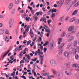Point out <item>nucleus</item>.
<instances>
[{
    "label": "nucleus",
    "instance_id": "1",
    "mask_svg": "<svg viewBox=\"0 0 79 79\" xmlns=\"http://www.w3.org/2000/svg\"><path fill=\"white\" fill-rule=\"evenodd\" d=\"M68 31L71 32V33L73 34L76 32V29H74V27L71 26L69 27L68 29Z\"/></svg>",
    "mask_w": 79,
    "mask_h": 79
},
{
    "label": "nucleus",
    "instance_id": "2",
    "mask_svg": "<svg viewBox=\"0 0 79 79\" xmlns=\"http://www.w3.org/2000/svg\"><path fill=\"white\" fill-rule=\"evenodd\" d=\"M50 64L52 66H56L57 65V64L55 61L54 60H52L50 61Z\"/></svg>",
    "mask_w": 79,
    "mask_h": 79
},
{
    "label": "nucleus",
    "instance_id": "3",
    "mask_svg": "<svg viewBox=\"0 0 79 79\" xmlns=\"http://www.w3.org/2000/svg\"><path fill=\"white\" fill-rule=\"evenodd\" d=\"M14 23V20L13 19H11L9 21V27H11V26L13 25Z\"/></svg>",
    "mask_w": 79,
    "mask_h": 79
},
{
    "label": "nucleus",
    "instance_id": "4",
    "mask_svg": "<svg viewBox=\"0 0 79 79\" xmlns=\"http://www.w3.org/2000/svg\"><path fill=\"white\" fill-rule=\"evenodd\" d=\"M30 28V25H28L27 26V27L25 28V32H23V35H25L26 32L27 33V32L29 31V29Z\"/></svg>",
    "mask_w": 79,
    "mask_h": 79
},
{
    "label": "nucleus",
    "instance_id": "5",
    "mask_svg": "<svg viewBox=\"0 0 79 79\" xmlns=\"http://www.w3.org/2000/svg\"><path fill=\"white\" fill-rule=\"evenodd\" d=\"M22 47V45H20L19 47H16L15 49V51H18V50L19 51V50H23V48H21Z\"/></svg>",
    "mask_w": 79,
    "mask_h": 79
},
{
    "label": "nucleus",
    "instance_id": "6",
    "mask_svg": "<svg viewBox=\"0 0 79 79\" xmlns=\"http://www.w3.org/2000/svg\"><path fill=\"white\" fill-rule=\"evenodd\" d=\"M64 56L67 58H69V55L68 52L66 51L64 53Z\"/></svg>",
    "mask_w": 79,
    "mask_h": 79
},
{
    "label": "nucleus",
    "instance_id": "7",
    "mask_svg": "<svg viewBox=\"0 0 79 79\" xmlns=\"http://www.w3.org/2000/svg\"><path fill=\"white\" fill-rule=\"evenodd\" d=\"M30 34L31 38H33L34 37V34L33 33L32 30V29H30Z\"/></svg>",
    "mask_w": 79,
    "mask_h": 79
},
{
    "label": "nucleus",
    "instance_id": "8",
    "mask_svg": "<svg viewBox=\"0 0 79 79\" xmlns=\"http://www.w3.org/2000/svg\"><path fill=\"white\" fill-rule=\"evenodd\" d=\"M9 52H10V50H8L7 52H6L5 53V54H4V55H2L1 56L2 58H4V57H5V56H6V55H7V54H8V53Z\"/></svg>",
    "mask_w": 79,
    "mask_h": 79
},
{
    "label": "nucleus",
    "instance_id": "9",
    "mask_svg": "<svg viewBox=\"0 0 79 79\" xmlns=\"http://www.w3.org/2000/svg\"><path fill=\"white\" fill-rule=\"evenodd\" d=\"M40 21H43V22H44L45 23H47V21H46V18L45 17L41 18Z\"/></svg>",
    "mask_w": 79,
    "mask_h": 79
},
{
    "label": "nucleus",
    "instance_id": "10",
    "mask_svg": "<svg viewBox=\"0 0 79 79\" xmlns=\"http://www.w3.org/2000/svg\"><path fill=\"white\" fill-rule=\"evenodd\" d=\"M13 3H10L8 6L9 10H10L13 8Z\"/></svg>",
    "mask_w": 79,
    "mask_h": 79
},
{
    "label": "nucleus",
    "instance_id": "11",
    "mask_svg": "<svg viewBox=\"0 0 79 79\" xmlns=\"http://www.w3.org/2000/svg\"><path fill=\"white\" fill-rule=\"evenodd\" d=\"M74 39V37L73 36H70L68 42L73 41Z\"/></svg>",
    "mask_w": 79,
    "mask_h": 79
},
{
    "label": "nucleus",
    "instance_id": "12",
    "mask_svg": "<svg viewBox=\"0 0 79 79\" xmlns=\"http://www.w3.org/2000/svg\"><path fill=\"white\" fill-rule=\"evenodd\" d=\"M43 14V12L41 11H40L39 12H37L36 13L37 16H39V15H40V16H42V15Z\"/></svg>",
    "mask_w": 79,
    "mask_h": 79
},
{
    "label": "nucleus",
    "instance_id": "13",
    "mask_svg": "<svg viewBox=\"0 0 79 79\" xmlns=\"http://www.w3.org/2000/svg\"><path fill=\"white\" fill-rule=\"evenodd\" d=\"M64 45V44L62 43L61 45H59L58 46V48L59 49H62V48L63 47V46Z\"/></svg>",
    "mask_w": 79,
    "mask_h": 79
},
{
    "label": "nucleus",
    "instance_id": "14",
    "mask_svg": "<svg viewBox=\"0 0 79 79\" xmlns=\"http://www.w3.org/2000/svg\"><path fill=\"white\" fill-rule=\"evenodd\" d=\"M5 32V30L3 29H2L0 30V35L3 34Z\"/></svg>",
    "mask_w": 79,
    "mask_h": 79
},
{
    "label": "nucleus",
    "instance_id": "15",
    "mask_svg": "<svg viewBox=\"0 0 79 79\" xmlns=\"http://www.w3.org/2000/svg\"><path fill=\"white\" fill-rule=\"evenodd\" d=\"M64 0H60V6L63 5V4L64 3Z\"/></svg>",
    "mask_w": 79,
    "mask_h": 79
},
{
    "label": "nucleus",
    "instance_id": "16",
    "mask_svg": "<svg viewBox=\"0 0 79 79\" xmlns=\"http://www.w3.org/2000/svg\"><path fill=\"white\" fill-rule=\"evenodd\" d=\"M75 20V18H72L69 19V22H73L74 21V20Z\"/></svg>",
    "mask_w": 79,
    "mask_h": 79
},
{
    "label": "nucleus",
    "instance_id": "17",
    "mask_svg": "<svg viewBox=\"0 0 79 79\" xmlns=\"http://www.w3.org/2000/svg\"><path fill=\"white\" fill-rule=\"evenodd\" d=\"M33 18L35 19V21H37V19H38V17L37 16V15H34L33 16Z\"/></svg>",
    "mask_w": 79,
    "mask_h": 79
},
{
    "label": "nucleus",
    "instance_id": "18",
    "mask_svg": "<svg viewBox=\"0 0 79 79\" xmlns=\"http://www.w3.org/2000/svg\"><path fill=\"white\" fill-rule=\"evenodd\" d=\"M5 41L6 42H9V39H8V37L7 36H6L5 37Z\"/></svg>",
    "mask_w": 79,
    "mask_h": 79
},
{
    "label": "nucleus",
    "instance_id": "19",
    "mask_svg": "<svg viewBox=\"0 0 79 79\" xmlns=\"http://www.w3.org/2000/svg\"><path fill=\"white\" fill-rule=\"evenodd\" d=\"M23 53V52L22 51H21V52H20V54H19V58H22V56H23V55H22V54Z\"/></svg>",
    "mask_w": 79,
    "mask_h": 79
},
{
    "label": "nucleus",
    "instance_id": "20",
    "mask_svg": "<svg viewBox=\"0 0 79 79\" xmlns=\"http://www.w3.org/2000/svg\"><path fill=\"white\" fill-rule=\"evenodd\" d=\"M71 46H72V43H70L69 44H68L66 48H69Z\"/></svg>",
    "mask_w": 79,
    "mask_h": 79
},
{
    "label": "nucleus",
    "instance_id": "21",
    "mask_svg": "<svg viewBox=\"0 0 79 79\" xmlns=\"http://www.w3.org/2000/svg\"><path fill=\"white\" fill-rule=\"evenodd\" d=\"M70 8V6H69V5H67V6L66 8V11H68L69 9Z\"/></svg>",
    "mask_w": 79,
    "mask_h": 79
},
{
    "label": "nucleus",
    "instance_id": "22",
    "mask_svg": "<svg viewBox=\"0 0 79 79\" xmlns=\"http://www.w3.org/2000/svg\"><path fill=\"white\" fill-rule=\"evenodd\" d=\"M76 50L74 48L73 49V55H75L76 53Z\"/></svg>",
    "mask_w": 79,
    "mask_h": 79
},
{
    "label": "nucleus",
    "instance_id": "23",
    "mask_svg": "<svg viewBox=\"0 0 79 79\" xmlns=\"http://www.w3.org/2000/svg\"><path fill=\"white\" fill-rule=\"evenodd\" d=\"M27 18V15L26 14V13L23 15V18Z\"/></svg>",
    "mask_w": 79,
    "mask_h": 79
},
{
    "label": "nucleus",
    "instance_id": "24",
    "mask_svg": "<svg viewBox=\"0 0 79 79\" xmlns=\"http://www.w3.org/2000/svg\"><path fill=\"white\" fill-rule=\"evenodd\" d=\"M70 36H71V33H67L66 35V37H67V38H69Z\"/></svg>",
    "mask_w": 79,
    "mask_h": 79
},
{
    "label": "nucleus",
    "instance_id": "25",
    "mask_svg": "<svg viewBox=\"0 0 79 79\" xmlns=\"http://www.w3.org/2000/svg\"><path fill=\"white\" fill-rule=\"evenodd\" d=\"M77 13V10H76L72 14V15L73 16V15H76V14Z\"/></svg>",
    "mask_w": 79,
    "mask_h": 79
},
{
    "label": "nucleus",
    "instance_id": "26",
    "mask_svg": "<svg viewBox=\"0 0 79 79\" xmlns=\"http://www.w3.org/2000/svg\"><path fill=\"white\" fill-rule=\"evenodd\" d=\"M66 35V33L64 32H63L62 33V34L61 35V37H63Z\"/></svg>",
    "mask_w": 79,
    "mask_h": 79
},
{
    "label": "nucleus",
    "instance_id": "27",
    "mask_svg": "<svg viewBox=\"0 0 79 79\" xmlns=\"http://www.w3.org/2000/svg\"><path fill=\"white\" fill-rule=\"evenodd\" d=\"M56 11H57L56 9L55 8H53L52 10V13H54V12H56Z\"/></svg>",
    "mask_w": 79,
    "mask_h": 79
},
{
    "label": "nucleus",
    "instance_id": "28",
    "mask_svg": "<svg viewBox=\"0 0 79 79\" xmlns=\"http://www.w3.org/2000/svg\"><path fill=\"white\" fill-rule=\"evenodd\" d=\"M48 44V41H46L45 44H43V46L44 47H45L46 45H47Z\"/></svg>",
    "mask_w": 79,
    "mask_h": 79
},
{
    "label": "nucleus",
    "instance_id": "29",
    "mask_svg": "<svg viewBox=\"0 0 79 79\" xmlns=\"http://www.w3.org/2000/svg\"><path fill=\"white\" fill-rule=\"evenodd\" d=\"M52 10V9H51L49 10L47 12V15H49L51 13V11Z\"/></svg>",
    "mask_w": 79,
    "mask_h": 79
},
{
    "label": "nucleus",
    "instance_id": "30",
    "mask_svg": "<svg viewBox=\"0 0 79 79\" xmlns=\"http://www.w3.org/2000/svg\"><path fill=\"white\" fill-rule=\"evenodd\" d=\"M77 41L76 40L74 42V46L75 47H76L77 46Z\"/></svg>",
    "mask_w": 79,
    "mask_h": 79
},
{
    "label": "nucleus",
    "instance_id": "31",
    "mask_svg": "<svg viewBox=\"0 0 79 79\" xmlns=\"http://www.w3.org/2000/svg\"><path fill=\"white\" fill-rule=\"evenodd\" d=\"M73 67V68H75V67H77V64H73L72 65Z\"/></svg>",
    "mask_w": 79,
    "mask_h": 79
},
{
    "label": "nucleus",
    "instance_id": "32",
    "mask_svg": "<svg viewBox=\"0 0 79 79\" xmlns=\"http://www.w3.org/2000/svg\"><path fill=\"white\" fill-rule=\"evenodd\" d=\"M35 31L36 32H38V34L39 35L40 34V31H39L37 29H35Z\"/></svg>",
    "mask_w": 79,
    "mask_h": 79
},
{
    "label": "nucleus",
    "instance_id": "33",
    "mask_svg": "<svg viewBox=\"0 0 79 79\" xmlns=\"http://www.w3.org/2000/svg\"><path fill=\"white\" fill-rule=\"evenodd\" d=\"M15 3L16 5L19 3V0H15Z\"/></svg>",
    "mask_w": 79,
    "mask_h": 79
},
{
    "label": "nucleus",
    "instance_id": "34",
    "mask_svg": "<svg viewBox=\"0 0 79 79\" xmlns=\"http://www.w3.org/2000/svg\"><path fill=\"white\" fill-rule=\"evenodd\" d=\"M76 52H79V47L78 46H77V49H76Z\"/></svg>",
    "mask_w": 79,
    "mask_h": 79
},
{
    "label": "nucleus",
    "instance_id": "35",
    "mask_svg": "<svg viewBox=\"0 0 79 79\" xmlns=\"http://www.w3.org/2000/svg\"><path fill=\"white\" fill-rule=\"evenodd\" d=\"M15 72L14 71L13 72L11 73V76H14L15 74Z\"/></svg>",
    "mask_w": 79,
    "mask_h": 79
},
{
    "label": "nucleus",
    "instance_id": "36",
    "mask_svg": "<svg viewBox=\"0 0 79 79\" xmlns=\"http://www.w3.org/2000/svg\"><path fill=\"white\" fill-rule=\"evenodd\" d=\"M79 5V1L75 5V6L77 7Z\"/></svg>",
    "mask_w": 79,
    "mask_h": 79
},
{
    "label": "nucleus",
    "instance_id": "37",
    "mask_svg": "<svg viewBox=\"0 0 79 79\" xmlns=\"http://www.w3.org/2000/svg\"><path fill=\"white\" fill-rule=\"evenodd\" d=\"M63 18H64V17H62L60 18V21L62 22L63 21Z\"/></svg>",
    "mask_w": 79,
    "mask_h": 79
},
{
    "label": "nucleus",
    "instance_id": "38",
    "mask_svg": "<svg viewBox=\"0 0 79 79\" xmlns=\"http://www.w3.org/2000/svg\"><path fill=\"white\" fill-rule=\"evenodd\" d=\"M60 52L59 53V55H61L63 51V49H62L61 50H60Z\"/></svg>",
    "mask_w": 79,
    "mask_h": 79
},
{
    "label": "nucleus",
    "instance_id": "39",
    "mask_svg": "<svg viewBox=\"0 0 79 79\" xmlns=\"http://www.w3.org/2000/svg\"><path fill=\"white\" fill-rule=\"evenodd\" d=\"M46 31L47 32H50V29H46Z\"/></svg>",
    "mask_w": 79,
    "mask_h": 79
},
{
    "label": "nucleus",
    "instance_id": "40",
    "mask_svg": "<svg viewBox=\"0 0 79 79\" xmlns=\"http://www.w3.org/2000/svg\"><path fill=\"white\" fill-rule=\"evenodd\" d=\"M36 39H37V37H35L33 39H32V40L33 42H35V40H36Z\"/></svg>",
    "mask_w": 79,
    "mask_h": 79
},
{
    "label": "nucleus",
    "instance_id": "41",
    "mask_svg": "<svg viewBox=\"0 0 79 79\" xmlns=\"http://www.w3.org/2000/svg\"><path fill=\"white\" fill-rule=\"evenodd\" d=\"M55 16V14L52 13V18H54Z\"/></svg>",
    "mask_w": 79,
    "mask_h": 79
},
{
    "label": "nucleus",
    "instance_id": "42",
    "mask_svg": "<svg viewBox=\"0 0 79 79\" xmlns=\"http://www.w3.org/2000/svg\"><path fill=\"white\" fill-rule=\"evenodd\" d=\"M47 22L48 24H50V23H52V20H48L47 21Z\"/></svg>",
    "mask_w": 79,
    "mask_h": 79
},
{
    "label": "nucleus",
    "instance_id": "43",
    "mask_svg": "<svg viewBox=\"0 0 79 79\" xmlns=\"http://www.w3.org/2000/svg\"><path fill=\"white\" fill-rule=\"evenodd\" d=\"M53 73L54 74H57V72L56 70H54L53 71Z\"/></svg>",
    "mask_w": 79,
    "mask_h": 79
},
{
    "label": "nucleus",
    "instance_id": "44",
    "mask_svg": "<svg viewBox=\"0 0 79 79\" xmlns=\"http://www.w3.org/2000/svg\"><path fill=\"white\" fill-rule=\"evenodd\" d=\"M56 3H57V4H58V6H61L60 5V1L59 2V1H57L56 2Z\"/></svg>",
    "mask_w": 79,
    "mask_h": 79
},
{
    "label": "nucleus",
    "instance_id": "45",
    "mask_svg": "<svg viewBox=\"0 0 79 79\" xmlns=\"http://www.w3.org/2000/svg\"><path fill=\"white\" fill-rule=\"evenodd\" d=\"M71 0H66V1L65 2V3H66V4H68V3H69L70 1H71Z\"/></svg>",
    "mask_w": 79,
    "mask_h": 79
},
{
    "label": "nucleus",
    "instance_id": "46",
    "mask_svg": "<svg viewBox=\"0 0 79 79\" xmlns=\"http://www.w3.org/2000/svg\"><path fill=\"white\" fill-rule=\"evenodd\" d=\"M76 69L77 71H79V66L77 67L76 68Z\"/></svg>",
    "mask_w": 79,
    "mask_h": 79
},
{
    "label": "nucleus",
    "instance_id": "47",
    "mask_svg": "<svg viewBox=\"0 0 79 79\" xmlns=\"http://www.w3.org/2000/svg\"><path fill=\"white\" fill-rule=\"evenodd\" d=\"M30 19V17H29L28 18L27 17L26 18V20L27 21H29V19Z\"/></svg>",
    "mask_w": 79,
    "mask_h": 79
},
{
    "label": "nucleus",
    "instance_id": "48",
    "mask_svg": "<svg viewBox=\"0 0 79 79\" xmlns=\"http://www.w3.org/2000/svg\"><path fill=\"white\" fill-rule=\"evenodd\" d=\"M3 42H0V46H2V45H3Z\"/></svg>",
    "mask_w": 79,
    "mask_h": 79
},
{
    "label": "nucleus",
    "instance_id": "49",
    "mask_svg": "<svg viewBox=\"0 0 79 79\" xmlns=\"http://www.w3.org/2000/svg\"><path fill=\"white\" fill-rule=\"evenodd\" d=\"M79 58V56L77 54L75 55V58L76 59H77Z\"/></svg>",
    "mask_w": 79,
    "mask_h": 79
},
{
    "label": "nucleus",
    "instance_id": "50",
    "mask_svg": "<svg viewBox=\"0 0 79 79\" xmlns=\"http://www.w3.org/2000/svg\"><path fill=\"white\" fill-rule=\"evenodd\" d=\"M51 48H52L53 47V43H50Z\"/></svg>",
    "mask_w": 79,
    "mask_h": 79
},
{
    "label": "nucleus",
    "instance_id": "51",
    "mask_svg": "<svg viewBox=\"0 0 79 79\" xmlns=\"http://www.w3.org/2000/svg\"><path fill=\"white\" fill-rule=\"evenodd\" d=\"M37 60V58H35L34 59H32L31 60V61H36V60Z\"/></svg>",
    "mask_w": 79,
    "mask_h": 79
},
{
    "label": "nucleus",
    "instance_id": "52",
    "mask_svg": "<svg viewBox=\"0 0 79 79\" xmlns=\"http://www.w3.org/2000/svg\"><path fill=\"white\" fill-rule=\"evenodd\" d=\"M30 44V40H29V41H27V45H29Z\"/></svg>",
    "mask_w": 79,
    "mask_h": 79
},
{
    "label": "nucleus",
    "instance_id": "53",
    "mask_svg": "<svg viewBox=\"0 0 79 79\" xmlns=\"http://www.w3.org/2000/svg\"><path fill=\"white\" fill-rule=\"evenodd\" d=\"M69 19V17H67L65 19V21H68Z\"/></svg>",
    "mask_w": 79,
    "mask_h": 79
},
{
    "label": "nucleus",
    "instance_id": "54",
    "mask_svg": "<svg viewBox=\"0 0 79 79\" xmlns=\"http://www.w3.org/2000/svg\"><path fill=\"white\" fill-rule=\"evenodd\" d=\"M22 63H24V60H22L20 62V64H21Z\"/></svg>",
    "mask_w": 79,
    "mask_h": 79
},
{
    "label": "nucleus",
    "instance_id": "55",
    "mask_svg": "<svg viewBox=\"0 0 79 79\" xmlns=\"http://www.w3.org/2000/svg\"><path fill=\"white\" fill-rule=\"evenodd\" d=\"M34 45V42H32V44H31L30 45L31 46V47H32V46H33Z\"/></svg>",
    "mask_w": 79,
    "mask_h": 79
},
{
    "label": "nucleus",
    "instance_id": "56",
    "mask_svg": "<svg viewBox=\"0 0 79 79\" xmlns=\"http://www.w3.org/2000/svg\"><path fill=\"white\" fill-rule=\"evenodd\" d=\"M59 40L60 42H62V40H63V39H62V38H59Z\"/></svg>",
    "mask_w": 79,
    "mask_h": 79
},
{
    "label": "nucleus",
    "instance_id": "57",
    "mask_svg": "<svg viewBox=\"0 0 79 79\" xmlns=\"http://www.w3.org/2000/svg\"><path fill=\"white\" fill-rule=\"evenodd\" d=\"M65 74H66L67 76H69V73H68L67 71H65Z\"/></svg>",
    "mask_w": 79,
    "mask_h": 79
},
{
    "label": "nucleus",
    "instance_id": "58",
    "mask_svg": "<svg viewBox=\"0 0 79 79\" xmlns=\"http://www.w3.org/2000/svg\"><path fill=\"white\" fill-rule=\"evenodd\" d=\"M34 76L36 77H37V75L36 74V73H35V72H34Z\"/></svg>",
    "mask_w": 79,
    "mask_h": 79
},
{
    "label": "nucleus",
    "instance_id": "59",
    "mask_svg": "<svg viewBox=\"0 0 79 79\" xmlns=\"http://www.w3.org/2000/svg\"><path fill=\"white\" fill-rule=\"evenodd\" d=\"M40 6V4L39 3L38 4L37 6H35V7H36V8H39Z\"/></svg>",
    "mask_w": 79,
    "mask_h": 79
},
{
    "label": "nucleus",
    "instance_id": "60",
    "mask_svg": "<svg viewBox=\"0 0 79 79\" xmlns=\"http://www.w3.org/2000/svg\"><path fill=\"white\" fill-rule=\"evenodd\" d=\"M27 42V41L26 40H25L23 42V44H26Z\"/></svg>",
    "mask_w": 79,
    "mask_h": 79
},
{
    "label": "nucleus",
    "instance_id": "61",
    "mask_svg": "<svg viewBox=\"0 0 79 79\" xmlns=\"http://www.w3.org/2000/svg\"><path fill=\"white\" fill-rule=\"evenodd\" d=\"M40 49L41 51H42L43 50V46L40 47Z\"/></svg>",
    "mask_w": 79,
    "mask_h": 79
},
{
    "label": "nucleus",
    "instance_id": "62",
    "mask_svg": "<svg viewBox=\"0 0 79 79\" xmlns=\"http://www.w3.org/2000/svg\"><path fill=\"white\" fill-rule=\"evenodd\" d=\"M15 12L14 11H12V12H11V14L12 15H14V14H15Z\"/></svg>",
    "mask_w": 79,
    "mask_h": 79
},
{
    "label": "nucleus",
    "instance_id": "63",
    "mask_svg": "<svg viewBox=\"0 0 79 79\" xmlns=\"http://www.w3.org/2000/svg\"><path fill=\"white\" fill-rule=\"evenodd\" d=\"M76 36H77V37H79V32L77 34Z\"/></svg>",
    "mask_w": 79,
    "mask_h": 79
},
{
    "label": "nucleus",
    "instance_id": "64",
    "mask_svg": "<svg viewBox=\"0 0 79 79\" xmlns=\"http://www.w3.org/2000/svg\"><path fill=\"white\" fill-rule=\"evenodd\" d=\"M47 49L46 48H44V52H47Z\"/></svg>",
    "mask_w": 79,
    "mask_h": 79
}]
</instances>
